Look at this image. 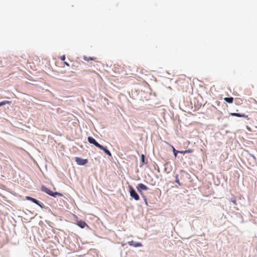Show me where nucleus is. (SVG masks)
I'll return each mask as SVG.
<instances>
[{
	"mask_svg": "<svg viewBox=\"0 0 257 257\" xmlns=\"http://www.w3.org/2000/svg\"><path fill=\"white\" fill-rule=\"evenodd\" d=\"M42 190L43 191L45 192V193H46L47 194H48V195L52 196L53 197H56V195H58L59 196H63V195L61 193L56 192H53V191L50 190L49 189H48V188H47L46 187H45V186L42 187Z\"/></svg>",
	"mask_w": 257,
	"mask_h": 257,
	"instance_id": "nucleus-1",
	"label": "nucleus"
},
{
	"mask_svg": "<svg viewBox=\"0 0 257 257\" xmlns=\"http://www.w3.org/2000/svg\"><path fill=\"white\" fill-rule=\"evenodd\" d=\"M128 189L130 193V196L132 198H134L135 200H139L140 199V197L138 193L135 191V190L134 189V188L132 186L129 185Z\"/></svg>",
	"mask_w": 257,
	"mask_h": 257,
	"instance_id": "nucleus-2",
	"label": "nucleus"
},
{
	"mask_svg": "<svg viewBox=\"0 0 257 257\" xmlns=\"http://www.w3.org/2000/svg\"><path fill=\"white\" fill-rule=\"evenodd\" d=\"M88 141L90 144H93L95 146L98 148H102V146L98 144L95 140L92 137H88Z\"/></svg>",
	"mask_w": 257,
	"mask_h": 257,
	"instance_id": "nucleus-3",
	"label": "nucleus"
},
{
	"mask_svg": "<svg viewBox=\"0 0 257 257\" xmlns=\"http://www.w3.org/2000/svg\"><path fill=\"white\" fill-rule=\"evenodd\" d=\"M75 161L79 165H84L87 163L88 160L87 159H83L79 157L75 158Z\"/></svg>",
	"mask_w": 257,
	"mask_h": 257,
	"instance_id": "nucleus-4",
	"label": "nucleus"
},
{
	"mask_svg": "<svg viewBox=\"0 0 257 257\" xmlns=\"http://www.w3.org/2000/svg\"><path fill=\"white\" fill-rule=\"evenodd\" d=\"M137 189L141 194H142V191L147 190L148 189V188L145 185L142 183H140L137 185Z\"/></svg>",
	"mask_w": 257,
	"mask_h": 257,
	"instance_id": "nucleus-5",
	"label": "nucleus"
},
{
	"mask_svg": "<svg viewBox=\"0 0 257 257\" xmlns=\"http://www.w3.org/2000/svg\"><path fill=\"white\" fill-rule=\"evenodd\" d=\"M128 244L130 246L134 247H141L143 246L141 242H136L133 240L130 241L128 242Z\"/></svg>",
	"mask_w": 257,
	"mask_h": 257,
	"instance_id": "nucleus-6",
	"label": "nucleus"
},
{
	"mask_svg": "<svg viewBox=\"0 0 257 257\" xmlns=\"http://www.w3.org/2000/svg\"><path fill=\"white\" fill-rule=\"evenodd\" d=\"M77 224L81 228H84L85 226H87L86 223L83 220H79L77 222Z\"/></svg>",
	"mask_w": 257,
	"mask_h": 257,
	"instance_id": "nucleus-7",
	"label": "nucleus"
},
{
	"mask_svg": "<svg viewBox=\"0 0 257 257\" xmlns=\"http://www.w3.org/2000/svg\"><path fill=\"white\" fill-rule=\"evenodd\" d=\"M230 115L232 116H237V117H245L247 118V115H245V114H240L238 113H231Z\"/></svg>",
	"mask_w": 257,
	"mask_h": 257,
	"instance_id": "nucleus-8",
	"label": "nucleus"
},
{
	"mask_svg": "<svg viewBox=\"0 0 257 257\" xmlns=\"http://www.w3.org/2000/svg\"><path fill=\"white\" fill-rule=\"evenodd\" d=\"M83 58L84 60H85L86 61H89L90 60L95 61L96 59V58L95 57H88L86 56H84Z\"/></svg>",
	"mask_w": 257,
	"mask_h": 257,
	"instance_id": "nucleus-9",
	"label": "nucleus"
},
{
	"mask_svg": "<svg viewBox=\"0 0 257 257\" xmlns=\"http://www.w3.org/2000/svg\"><path fill=\"white\" fill-rule=\"evenodd\" d=\"M224 101L226 102L229 103H232L233 101V98L232 97H225L224 98Z\"/></svg>",
	"mask_w": 257,
	"mask_h": 257,
	"instance_id": "nucleus-10",
	"label": "nucleus"
},
{
	"mask_svg": "<svg viewBox=\"0 0 257 257\" xmlns=\"http://www.w3.org/2000/svg\"><path fill=\"white\" fill-rule=\"evenodd\" d=\"M100 150H103L107 155L109 156H111V154L109 150H108L106 148L102 146V148H99Z\"/></svg>",
	"mask_w": 257,
	"mask_h": 257,
	"instance_id": "nucleus-11",
	"label": "nucleus"
},
{
	"mask_svg": "<svg viewBox=\"0 0 257 257\" xmlns=\"http://www.w3.org/2000/svg\"><path fill=\"white\" fill-rule=\"evenodd\" d=\"M175 182L178 184L179 186H182V184L180 182L179 179V176L178 175H176L175 176Z\"/></svg>",
	"mask_w": 257,
	"mask_h": 257,
	"instance_id": "nucleus-12",
	"label": "nucleus"
},
{
	"mask_svg": "<svg viewBox=\"0 0 257 257\" xmlns=\"http://www.w3.org/2000/svg\"><path fill=\"white\" fill-rule=\"evenodd\" d=\"M31 201L35 203V204H37L38 205H39L42 207V206L40 204L39 201L37 200H36V199L33 198L32 199H31Z\"/></svg>",
	"mask_w": 257,
	"mask_h": 257,
	"instance_id": "nucleus-13",
	"label": "nucleus"
},
{
	"mask_svg": "<svg viewBox=\"0 0 257 257\" xmlns=\"http://www.w3.org/2000/svg\"><path fill=\"white\" fill-rule=\"evenodd\" d=\"M11 103L10 101H2L1 102H0V107L1 106H3L4 105H5L6 104H10Z\"/></svg>",
	"mask_w": 257,
	"mask_h": 257,
	"instance_id": "nucleus-14",
	"label": "nucleus"
},
{
	"mask_svg": "<svg viewBox=\"0 0 257 257\" xmlns=\"http://www.w3.org/2000/svg\"><path fill=\"white\" fill-rule=\"evenodd\" d=\"M193 152V150L192 149H188L185 150L186 154L187 153H191Z\"/></svg>",
	"mask_w": 257,
	"mask_h": 257,
	"instance_id": "nucleus-15",
	"label": "nucleus"
},
{
	"mask_svg": "<svg viewBox=\"0 0 257 257\" xmlns=\"http://www.w3.org/2000/svg\"><path fill=\"white\" fill-rule=\"evenodd\" d=\"M145 155L144 154H142L141 155V161L143 163H145Z\"/></svg>",
	"mask_w": 257,
	"mask_h": 257,
	"instance_id": "nucleus-16",
	"label": "nucleus"
},
{
	"mask_svg": "<svg viewBox=\"0 0 257 257\" xmlns=\"http://www.w3.org/2000/svg\"><path fill=\"white\" fill-rule=\"evenodd\" d=\"M173 152H174V155H175V156H177V153H177V152H176L177 151L175 149V148H174V147H173Z\"/></svg>",
	"mask_w": 257,
	"mask_h": 257,
	"instance_id": "nucleus-17",
	"label": "nucleus"
},
{
	"mask_svg": "<svg viewBox=\"0 0 257 257\" xmlns=\"http://www.w3.org/2000/svg\"><path fill=\"white\" fill-rule=\"evenodd\" d=\"M176 152H177V153H179L182 154H186L185 151H176Z\"/></svg>",
	"mask_w": 257,
	"mask_h": 257,
	"instance_id": "nucleus-18",
	"label": "nucleus"
},
{
	"mask_svg": "<svg viewBox=\"0 0 257 257\" xmlns=\"http://www.w3.org/2000/svg\"><path fill=\"white\" fill-rule=\"evenodd\" d=\"M61 59L62 61L65 60V55H63L62 56H61Z\"/></svg>",
	"mask_w": 257,
	"mask_h": 257,
	"instance_id": "nucleus-19",
	"label": "nucleus"
},
{
	"mask_svg": "<svg viewBox=\"0 0 257 257\" xmlns=\"http://www.w3.org/2000/svg\"><path fill=\"white\" fill-rule=\"evenodd\" d=\"M33 198L32 197H29V196H27L26 197V199L28 200H30L31 201V199H32Z\"/></svg>",
	"mask_w": 257,
	"mask_h": 257,
	"instance_id": "nucleus-20",
	"label": "nucleus"
},
{
	"mask_svg": "<svg viewBox=\"0 0 257 257\" xmlns=\"http://www.w3.org/2000/svg\"><path fill=\"white\" fill-rule=\"evenodd\" d=\"M64 64H65L66 66H70V65H69V64L67 62H64Z\"/></svg>",
	"mask_w": 257,
	"mask_h": 257,
	"instance_id": "nucleus-21",
	"label": "nucleus"
},
{
	"mask_svg": "<svg viewBox=\"0 0 257 257\" xmlns=\"http://www.w3.org/2000/svg\"><path fill=\"white\" fill-rule=\"evenodd\" d=\"M237 104H239V101H237V103H236Z\"/></svg>",
	"mask_w": 257,
	"mask_h": 257,
	"instance_id": "nucleus-22",
	"label": "nucleus"
},
{
	"mask_svg": "<svg viewBox=\"0 0 257 257\" xmlns=\"http://www.w3.org/2000/svg\"><path fill=\"white\" fill-rule=\"evenodd\" d=\"M237 104H239V101H237V103H236Z\"/></svg>",
	"mask_w": 257,
	"mask_h": 257,
	"instance_id": "nucleus-23",
	"label": "nucleus"
},
{
	"mask_svg": "<svg viewBox=\"0 0 257 257\" xmlns=\"http://www.w3.org/2000/svg\"><path fill=\"white\" fill-rule=\"evenodd\" d=\"M91 72H95V71H92Z\"/></svg>",
	"mask_w": 257,
	"mask_h": 257,
	"instance_id": "nucleus-24",
	"label": "nucleus"
}]
</instances>
